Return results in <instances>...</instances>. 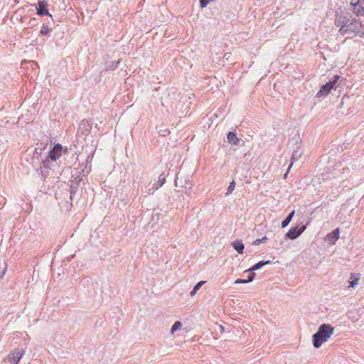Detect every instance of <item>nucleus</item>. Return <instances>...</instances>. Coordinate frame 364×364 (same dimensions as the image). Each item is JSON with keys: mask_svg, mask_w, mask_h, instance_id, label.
Here are the masks:
<instances>
[{"mask_svg": "<svg viewBox=\"0 0 364 364\" xmlns=\"http://www.w3.org/2000/svg\"><path fill=\"white\" fill-rule=\"evenodd\" d=\"M350 9L358 16H364V0H357L350 2Z\"/></svg>", "mask_w": 364, "mask_h": 364, "instance_id": "nucleus-13", "label": "nucleus"}, {"mask_svg": "<svg viewBox=\"0 0 364 364\" xmlns=\"http://www.w3.org/2000/svg\"><path fill=\"white\" fill-rule=\"evenodd\" d=\"M29 24H31V26H36L37 22L36 18H31L29 20Z\"/></svg>", "mask_w": 364, "mask_h": 364, "instance_id": "nucleus-31", "label": "nucleus"}, {"mask_svg": "<svg viewBox=\"0 0 364 364\" xmlns=\"http://www.w3.org/2000/svg\"><path fill=\"white\" fill-rule=\"evenodd\" d=\"M294 213H295V210H293L292 211H291L289 213V215L286 217V218L282 220V222L281 223V227L282 228H286L290 223V222L291 221V220L294 215Z\"/></svg>", "mask_w": 364, "mask_h": 364, "instance_id": "nucleus-20", "label": "nucleus"}, {"mask_svg": "<svg viewBox=\"0 0 364 364\" xmlns=\"http://www.w3.org/2000/svg\"><path fill=\"white\" fill-rule=\"evenodd\" d=\"M68 148L63 146L62 144L58 143L53 145V146L48 151V155L44 157L43 161H46V166L55 162L63 154L68 153Z\"/></svg>", "mask_w": 364, "mask_h": 364, "instance_id": "nucleus-2", "label": "nucleus"}, {"mask_svg": "<svg viewBox=\"0 0 364 364\" xmlns=\"http://www.w3.org/2000/svg\"><path fill=\"white\" fill-rule=\"evenodd\" d=\"M38 6H36L35 4H30L32 7H36V14L40 16H48L51 18H53L52 15L49 13L48 9V1L47 0H38Z\"/></svg>", "mask_w": 364, "mask_h": 364, "instance_id": "nucleus-9", "label": "nucleus"}, {"mask_svg": "<svg viewBox=\"0 0 364 364\" xmlns=\"http://www.w3.org/2000/svg\"><path fill=\"white\" fill-rule=\"evenodd\" d=\"M359 279H360L359 274L351 273L350 277L349 278L348 288L349 289L354 288L355 286H357Z\"/></svg>", "mask_w": 364, "mask_h": 364, "instance_id": "nucleus-17", "label": "nucleus"}, {"mask_svg": "<svg viewBox=\"0 0 364 364\" xmlns=\"http://www.w3.org/2000/svg\"><path fill=\"white\" fill-rule=\"evenodd\" d=\"M247 283H249V282L246 281V279H237L235 281V284H247Z\"/></svg>", "mask_w": 364, "mask_h": 364, "instance_id": "nucleus-30", "label": "nucleus"}, {"mask_svg": "<svg viewBox=\"0 0 364 364\" xmlns=\"http://www.w3.org/2000/svg\"><path fill=\"white\" fill-rule=\"evenodd\" d=\"M306 225H303L302 222L297 224L296 226L291 228L284 235V237L289 240H295L301 235L305 230Z\"/></svg>", "mask_w": 364, "mask_h": 364, "instance_id": "nucleus-8", "label": "nucleus"}, {"mask_svg": "<svg viewBox=\"0 0 364 364\" xmlns=\"http://www.w3.org/2000/svg\"><path fill=\"white\" fill-rule=\"evenodd\" d=\"M24 354L23 349L15 348L7 355V360L11 364H18Z\"/></svg>", "mask_w": 364, "mask_h": 364, "instance_id": "nucleus-10", "label": "nucleus"}, {"mask_svg": "<svg viewBox=\"0 0 364 364\" xmlns=\"http://www.w3.org/2000/svg\"><path fill=\"white\" fill-rule=\"evenodd\" d=\"M231 245L238 254L243 253L245 245L241 240H236L233 241Z\"/></svg>", "mask_w": 364, "mask_h": 364, "instance_id": "nucleus-16", "label": "nucleus"}, {"mask_svg": "<svg viewBox=\"0 0 364 364\" xmlns=\"http://www.w3.org/2000/svg\"><path fill=\"white\" fill-rule=\"evenodd\" d=\"M3 274H4V273H1V272H0V277H3Z\"/></svg>", "mask_w": 364, "mask_h": 364, "instance_id": "nucleus-35", "label": "nucleus"}, {"mask_svg": "<svg viewBox=\"0 0 364 364\" xmlns=\"http://www.w3.org/2000/svg\"><path fill=\"white\" fill-rule=\"evenodd\" d=\"M166 182V176L164 175V173L161 174L159 176V179L157 181V183H154L153 185L152 189L154 190H158L159 188H161Z\"/></svg>", "mask_w": 364, "mask_h": 364, "instance_id": "nucleus-19", "label": "nucleus"}, {"mask_svg": "<svg viewBox=\"0 0 364 364\" xmlns=\"http://www.w3.org/2000/svg\"><path fill=\"white\" fill-rule=\"evenodd\" d=\"M340 237V228H337L332 232L328 233L323 238L324 241L328 245H334L336 242L339 239Z\"/></svg>", "mask_w": 364, "mask_h": 364, "instance_id": "nucleus-14", "label": "nucleus"}, {"mask_svg": "<svg viewBox=\"0 0 364 364\" xmlns=\"http://www.w3.org/2000/svg\"><path fill=\"white\" fill-rule=\"evenodd\" d=\"M182 323L180 321H176L171 328V333H173L176 331L181 329Z\"/></svg>", "mask_w": 364, "mask_h": 364, "instance_id": "nucleus-25", "label": "nucleus"}, {"mask_svg": "<svg viewBox=\"0 0 364 364\" xmlns=\"http://www.w3.org/2000/svg\"><path fill=\"white\" fill-rule=\"evenodd\" d=\"M235 188V182L234 180H232L230 183L229 186L228 187L226 196L231 194L232 193V191H234Z\"/></svg>", "mask_w": 364, "mask_h": 364, "instance_id": "nucleus-28", "label": "nucleus"}, {"mask_svg": "<svg viewBox=\"0 0 364 364\" xmlns=\"http://www.w3.org/2000/svg\"><path fill=\"white\" fill-rule=\"evenodd\" d=\"M48 146L47 142H38L36 144V147L35 148L33 156L31 159V164L33 167H36L38 166L39 163L43 161L44 157H43V152L46 149Z\"/></svg>", "mask_w": 364, "mask_h": 364, "instance_id": "nucleus-4", "label": "nucleus"}, {"mask_svg": "<svg viewBox=\"0 0 364 364\" xmlns=\"http://www.w3.org/2000/svg\"><path fill=\"white\" fill-rule=\"evenodd\" d=\"M120 61H121V60L119 59L116 61H112V62L109 63V64H107L106 65V70H111V71L114 70L118 67Z\"/></svg>", "mask_w": 364, "mask_h": 364, "instance_id": "nucleus-24", "label": "nucleus"}, {"mask_svg": "<svg viewBox=\"0 0 364 364\" xmlns=\"http://www.w3.org/2000/svg\"><path fill=\"white\" fill-rule=\"evenodd\" d=\"M80 128L82 129V134L85 136H87L90 132L92 127L89 124H87V122H82L80 124Z\"/></svg>", "mask_w": 364, "mask_h": 364, "instance_id": "nucleus-21", "label": "nucleus"}, {"mask_svg": "<svg viewBox=\"0 0 364 364\" xmlns=\"http://www.w3.org/2000/svg\"><path fill=\"white\" fill-rule=\"evenodd\" d=\"M341 77L338 75H334L328 82L320 87V97H326L332 90H336L339 85L338 80Z\"/></svg>", "mask_w": 364, "mask_h": 364, "instance_id": "nucleus-5", "label": "nucleus"}, {"mask_svg": "<svg viewBox=\"0 0 364 364\" xmlns=\"http://www.w3.org/2000/svg\"><path fill=\"white\" fill-rule=\"evenodd\" d=\"M228 141L232 145H237L239 143V139L237 134L234 132H229L227 134Z\"/></svg>", "mask_w": 364, "mask_h": 364, "instance_id": "nucleus-18", "label": "nucleus"}, {"mask_svg": "<svg viewBox=\"0 0 364 364\" xmlns=\"http://www.w3.org/2000/svg\"><path fill=\"white\" fill-rule=\"evenodd\" d=\"M86 282H87V280H86ZM85 280H82V283L83 284H85Z\"/></svg>", "mask_w": 364, "mask_h": 364, "instance_id": "nucleus-36", "label": "nucleus"}, {"mask_svg": "<svg viewBox=\"0 0 364 364\" xmlns=\"http://www.w3.org/2000/svg\"><path fill=\"white\" fill-rule=\"evenodd\" d=\"M52 29L48 27L46 24H43L41 26V29L40 31V36H49L51 33Z\"/></svg>", "mask_w": 364, "mask_h": 364, "instance_id": "nucleus-23", "label": "nucleus"}, {"mask_svg": "<svg viewBox=\"0 0 364 364\" xmlns=\"http://www.w3.org/2000/svg\"><path fill=\"white\" fill-rule=\"evenodd\" d=\"M315 97H318V92L316 94Z\"/></svg>", "mask_w": 364, "mask_h": 364, "instance_id": "nucleus-34", "label": "nucleus"}, {"mask_svg": "<svg viewBox=\"0 0 364 364\" xmlns=\"http://www.w3.org/2000/svg\"><path fill=\"white\" fill-rule=\"evenodd\" d=\"M347 26H348V28H346V35L353 34L354 36H356V35L360 34V24L355 18H353L352 21L348 23V25Z\"/></svg>", "mask_w": 364, "mask_h": 364, "instance_id": "nucleus-12", "label": "nucleus"}, {"mask_svg": "<svg viewBox=\"0 0 364 364\" xmlns=\"http://www.w3.org/2000/svg\"><path fill=\"white\" fill-rule=\"evenodd\" d=\"M352 19L353 18L351 14L345 10L341 9L340 11L336 12L335 25L337 27H340L339 32L341 34H346V28H348L347 26L352 21Z\"/></svg>", "mask_w": 364, "mask_h": 364, "instance_id": "nucleus-3", "label": "nucleus"}, {"mask_svg": "<svg viewBox=\"0 0 364 364\" xmlns=\"http://www.w3.org/2000/svg\"><path fill=\"white\" fill-rule=\"evenodd\" d=\"M89 159L90 156L87 157L85 168H80V170L75 169L74 171H72L71 177L68 182L70 201H66L67 210H70L73 205L72 203L74 200L75 196L83 181L82 177L87 176L90 171L91 165L89 164Z\"/></svg>", "mask_w": 364, "mask_h": 364, "instance_id": "nucleus-1", "label": "nucleus"}, {"mask_svg": "<svg viewBox=\"0 0 364 364\" xmlns=\"http://www.w3.org/2000/svg\"><path fill=\"white\" fill-rule=\"evenodd\" d=\"M247 272H248L249 274L246 279V281L248 282H251L255 278L256 274L255 273V272H246L245 273Z\"/></svg>", "mask_w": 364, "mask_h": 364, "instance_id": "nucleus-29", "label": "nucleus"}, {"mask_svg": "<svg viewBox=\"0 0 364 364\" xmlns=\"http://www.w3.org/2000/svg\"><path fill=\"white\" fill-rule=\"evenodd\" d=\"M272 263L271 260H260L256 264H253L251 267H250L248 269L245 270L244 273L246 272H255L256 270H258L261 268H262L264 265Z\"/></svg>", "mask_w": 364, "mask_h": 364, "instance_id": "nucleus-15", "label": "nucleus"}, {"mask_svg": "<svg viewBox=\"0 0 364 364\" xmlns=\"http://www.w3.org/2000/svg\"><path fill=\"white\" fill-rule=\"evenodd\" d=\"M334 333V328L328 323L320 325V346L328 341Z\"/></svg>", "mask_w": 364, "mask_h": 364, "instance_id": "nucleus-7", "label": "nucleus"}, {"mask_svg": "<svg viewBox=\"0 0 364 364\" xmlns=\"http://www.w3.org/2000/svg\"><path fill=\"white\" fill-rule=\"evenodd\" d=\"M294 145V150L291 154V164L289 166V169H290L294 161H297L301 156V151H299L300 147V144L301 143V140L299 134H295L292 139H291V142Z\"/></svg>", "mask_w": 364, "mask_h": 364, "instance_id": "nucleus-6", "label": "nucleus"}, {"mask_svg": "<svg viewBox=\"0 0 364 364\" xmlns=\"http://www.w3.org/2000/svg\"><path fill=\"white\" fill-rule=\"evenodd\" d=\"M312 343L316 348H318V331L312 336Z\"/></svg>", "mask_w": 364, "mask_h": 364, "instance_id": "nucleus-26", "label": "nucleus"}, {"mask_svg": "<svg viewBox=\"0 0 364 364\" xmlns=\"http://www.w3.org/2000/svg\"><path fill=\"white\" fill-rule=\"evenodd\" d=\"M205 283V281H200L195 284L193 289L190 292V295L193 296L196 294L197 291L200 289V287Z\"/></svg>", "mask_w": 364, "mask_h": 364, "instance_id": "nucleus-22", "label": "nucleus"}, {"mask_svg": "<svg viewBox=\"0 0 364 364\" xmlns=\"http://www.w3.org/2000/svg\"><path fill=\"white\" fill-rule=\"evenodd\" d=\"M51 166L50 164L46 166V161H43L39 163L38 166L34 167L36 169L37 173L40 176L41 181H45L48 177Z\"/></svg>", "mask_w": 364, "mask_h": 364, "instance_id": "nucleus-11", "label": "nucleus"}, {"mask_svg": "<svg viewBox=\"0 0 364 364\" xmlns=\"http://www.w3.org/2000/svg\"><path fill=\"white\" fill-rule=\"evenodd\" d=\"M289 170H290V169H289V168H288V169H287V172L284 174V176H283V178H287V175H288V173H289Z\"/></svg>", "mask_w": 364, "mask_h": 364, "instance_id": "nucleus-32", "label": "nucleus"}, {"mask_svg": "<svg viewBox=\"0 0 364 364\" xmlns=\"http://www.w3.org/2000/svg\"><path fill=\"white\" fill-rule=\"evenodd\" d=\"M268 238L267 236H264L262 238L256 239L252 242V245H259L261 243H264L267 241Z\"/></svg>", "mask_w": 364, "mask_h": 364, "instance_id": "nucleus-27", "label": "nucleus"}, {"mask_svg": "<svg viewBox=\"0 0 364 364\" xmlns=\"http://www.w3.org/2000/svg\"><path fill=\"white\" fill-rule=\"evenodd\" d=\"M319 55H320V58L322 56V58H323L324 60H326V59H325V58H324V56L323 55V53H321L320 52V53H319Z\"/></svg>", "mask_w": 364, "mask_h": 364, "instance_id": "nucleus-33", "label": "nucleus"}]
</instances>
